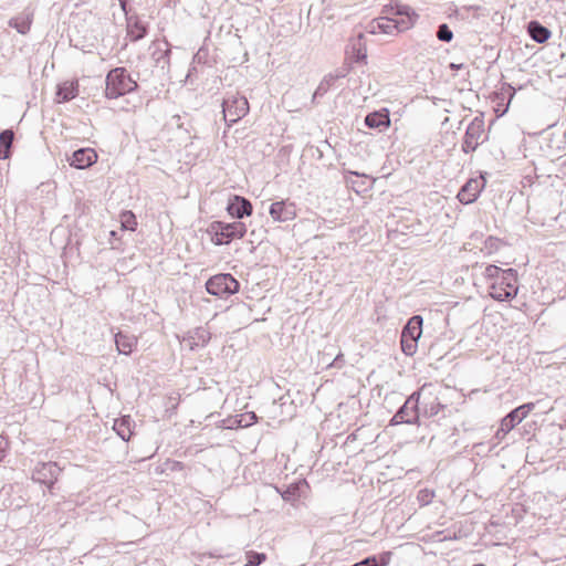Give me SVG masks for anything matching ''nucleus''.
<instances>
[{"label": "nucleus", "mask_w": 566, "mask_h": 566, "mask_svg": "<svg viewBox=\"0 0 566 566\" xmlns=\"http://www.w3.org/2000/svg\"><path fill=\"white\" fill-rule=\"evenodd\" d=\"M97 161V154L93 148L75 150L69 158L70 166L76 169H86Z\"/></svg>", "instance_id": "9b49d317"}, {"label": "nucleus", "mask_w": 566, "mask_h": 566, "mask_svg": "<svg viewBox=\"0 0 566 566\" xmlns=\"http://www.w3.org/2000/svg\"><path fill=\"white\" fill-rule=\"evenodd\" d=\"M437 38L442 42H450L453 39V32L447 23H442L438 27Z\"/></svg>", "instance_id": "c85d7f7f"}, {"label": "nucleus", "mask_w": 566, "mask_h": 566, "mask_svg": "<svg viewBox=\"0 0 566 566\" xmlns=\"http://www.w3.org/2000/svg\"><path fill=\"white\" fill-rule=\"evenodd\" d=\"M227 210L230 216L237 219H242L252 213L251 202L241 196H234L233 199L228 203Z\"/></svg>", "instance_id": "ddd939ff"}, {"label": "nucleus", "mask_w": 566, "mask_h": 566, "mask_svg": "<svg viewBox=\"0 0 566 566\" xmlns=\"http://www.w3.org/2000/svg\"><path fill=\"white\" fill-rule=\"evenodd\" d=\"M522 186L525 189L527 186H531V178L528 176L524 177V180L522 181Z\"/></svg>", "instance_id": "ea45409f"}, {"label": "nucleus", "mask_w": 566, "mask_h": 566, "mask_svg": "<svg viewBox=\"0 0 566 566\" xmlns=\"http://www.w3.org/2000/svg\"><path fill=\"white\" fill-rule=\"evenodd\" d=\"M400 423H406V421H405L403 417L399 413V411H397L395 413V416L391 418L390 424L396 426V424H400Z\"/></svg>", "instance_id": "4c0bfd02"}, {"label": "nucleus", "mask_w": 566, "mask_h": 566, "mask_svg": "<svg viewBox=\"0 0 566 566\" xmlns=\"http://www.w3.org/2000/svg\"><path fill=\"white\" fill-rule=\"evenodd\" d=\"M353 566H380L376 557H367L364 560L354 564Z\"/></svg>", "instance_id": "e433bc0d"}, {"label": "nucleus", "mask_w": 566, "mask_h": 566, "mask_svg": "<svg viewBox=\"0 0 566 566\" xmlns=\"http://www.w3.org/2000/svg\"><path fill=\"white\" fill-rule=\"evenodd\" d=\"M256 420H258V417L254 412H245V413L239 416V419L237 420V422L240 427H249V426L255 423Z\"/></svg>", "instance_id": "7c9ffc66"}, {"label": "nucleus", "mask_w": 566, "mask_h": 566, "mask_svg": "<svg viewBox=\"0 0 566 566\" xmlns=\"http://www.w3.org/2000/svg\"><path fill=\"white\" fill-rule=\"evenodd\" d=\"M269 213L274 221L286 222L296 217V207L289 200L275 201L270 206Z\"/></svg>", "instance_id": "9d476101"}, {"label": "nucleus", "mask_w": 566, "mask_h": 566, "mask_svg": "<svg viewBox=\"0 0 566 566\" xmlns=\"http://www.w3.org/2000/svg\"><path fill=\"white\" fill-rule=\"evenodd\" d=\"M298 488L295 484L290 485L283 493L282 497L284 501H293L297 496Z\"/></svg>", "instance_id": "473e14b6"}, {"label": "nucleus", "mask_w": 566, "mask_h": 566, "mask_svg": "<svg viewBox=\"0 0 566 566\" xmlns=\"http://www.w3.org/2000/svg\"><path fill=\"white\" fill-rule=\"evenodd\" d=\"M13 139L14 133L11 129H4L0 133V159L9 158Z\"/></svg>", "instance_id": "4be33fe9"}, {"label": "nucleus", "mask_w": 566, "mask_h": 566, "mask_svg": "<svg viewBox=\"0 0 566 566\" xmlns=\"http://www.w3.org/2000/svg\"><path fill=\"white\" fill-rule=\"evenodd\" d=\"M249 112V103L244 96L230 94L222 102L223 119L228 127L243 118Z\"/></svg>", "instance_id": "423d86ee"}, {"label": "nucleus", "mask_w": 566, "mask_h": 566, "mask_svg": "<svg viewBox=\"0 0 566 566\" xmlns=\"http://www.w3.org/2000/svg\"><path fill=\"white\" fill-rule=\"evenodd\" d=\"M32 21L33 11L27 8L18 15L11 18L9 20V25L15 29L20 34L25 35L31 29Z\"/></svg>", "instance_id": "2eb2a0df"}, {"label": "nucleus", "mask_w": 566, "mask_h": 566, "mask_svg": "<svg viewBox=\"0 0 566 566\" xmlns=\"http://www.w3.org/2000/svg\"><path fill=\"white\" fill-rule=\"evenodd\" d=\"M515 270L507 269L505 274L489 284V293L496 301H506L517 294Z\"/></svg>", "instance_id": "20e7f679"}, {"label": "nucleus", "mask_w": 566, "mask_h": 566, "mask_svg": "<svg viewBox=\"0 0 566 566\" xmlns=\"http://www.w3.org/2000/svg\"><path fill=\"white\" fill-rule=\"evenodd\" d=\"M526 139L525 136H522L521 144L518 146V154L516 155V159L518 158H526Z\"/></svg>", "instance_id": "c9c22d12"}, {"label": "nucleus", "mask_w": 566, "mask_h": 566, "mask_svg": "<svg viewBox=\"0 0 566 566\" xmlns=\"http://www.w3.org/2000/svg\"><path fill=\"white\" fill-rule=\"evenodd\" d=\"M60 473L61 468L55 462H42L35 467L32 479L52 489Z\"/></svg>", "instance_id": "6e6552de"}, {"label": "nucleus", "mask_w": 566, "mask_h": 566, "mask_svg": "<svg viewBox=\"0 0 566 566\" xmlns=\"http://www.w3.org/2000/svg\"><path fill=\"white\" fill-rule=\"evenodd\" d=\"M526 32L531 35V22H527L525 25H524Z\"/></svg>", "instance_id": "c03bdc74"}, {"label": "nucleus", "mask_w": 566, "mask_h": 566, "mask_svg": "<svg viewBox=\"0 0 566 566\" xmlns=\"http://www.w3.org/2000/svg\"><path fill=\"white\" fill-rule=\"evenodd\" d=\"M118 1H119V4H120L123 11L126 13L127 12V8L126 7H127V1L128 0H118Z\"/></svg>", "instance_id": "a19ab883"}, {"label": "nucleus", "mask_w": 566, "mask_h": 566, "mask_svg": "<svg viewBox=\"0 0 566 566\" xmlns=\"http://www.w3.org/2000/svg\"><path fill=\"white\" fill-rule=\"evenodd\" d=\"M400 423H406V421H405L403 417L399 413V411H397L395 413V416L391 418L390 424L396 426V424H400Z\"/></svg>", "instance_id": "58836bf2"}, {"label": "nucleus", "mask_w": 566, "mask_h": 566, "mask_svg": "<svg viewBox=\"0 0 566 566\" xmlns=\"http://www.w3.org/2000/svg\"><path fill=\"white\" fill-rule=\"evenodd\" d=\"M240 283L230 273H219L206 282V290L209 294L228 298L239 292Z\"/></svg>", "instance_id": "39448f33"}, {"label": "nucleus", "mask_w": 566, "mask_h": 566, "mask_svg": "<svg viewBox=\"0 0 566 566\" xmlns=\"http://www.w3.org/2000/svg\"><path fill=\"white\" fill-rule=\"evenodd\" d=\"M484 135V122L480 117H475L468 125L463 143L462 150L465 154L474 151L480 143H482V136Z\"/></svg>", "instance_id": "0eeeda50"}, {"label": "nucleus", "mask_w": 566, "mask_h": 566, "mask_svg": "<svg viewBox=\"0 0 566 566\" xmlns=\"http://www.w3.org/2000/svg\"><path fill=\"white\" fill-rule=\"evenodd\" d=\"M210 333L203 327H198L193 331L190 336L191 342L189 343L190 349H195L198 346H205L210 340Z\"/></svg>", "instance_id": "b1692460"}, {"label": "nucleus", "mask_w": 566, "mask_h": 566, "mask_svg": "<svg viewBox=\"0 0 566 566\" xmlns=\"http://www.w3.org/2000/svg\"><path fill=\"white\" fill-rule=\"evenodd\" d=\"M419 398L420 392H413L405 403L398 409L399 413L403 417L406 423H418L419 420Z\"/></svg>", "instance_id": "f8f14e48"}, {"label": "nucleus", "mask_w": 566, "mask_h": 566, "mask_svg": "<svg viewBox=\"0 0 566 566\" xmlns=\"http://www.w3.org/2000/svg\"><path fill=\"white\" fill-rule=\"evenodd\" d=\"M265 560V554L250 552L248 554V562L244 566H259Z\"/></svg>", "instance_id": "2f4dec72"}, {"label": "nucleus", "mask_w": 566, "mask_h": 566, "mask_svg": "<svg viewBox=\"0 0 566 566\" xmlns=\"http://www.w3.org/2000/svg\"><path fill=\"white\" fill-rule=\"evenodd\" d=\"M531 410V402L524 403L521 407L512 410L509 415H506L502 421H501V430L502 431H510L512 430L516 424H518L527 415V412Z\"/></svg>", "instance_id": "4468645a"}, {"label": "nucleus", "mask_w": 566, "mask_h": 566, "mask_svg": "<svg viewBox=\"0 0 566 566\" xmlns=\"http://www.w3.org/2000/svg\"><path fill=\"white\" fill-rule=\"evenodd\" d=\"M115 344L120 354L128 355L133 350L136 339L119 332L115 335Z\"/></svg>", "instance_id": "5701e85b"}, {"label": "nucleus", "mask_w": 566, "mask_h": 566, "mask_svg": "<svg viewBox=\"0 0 566 566\" xmlns=\"http://www.w3.org/2000/svg\"><path fill=\"white\" fill-rule=\"evenodd\" d=\"M105 83V96L107 98H118L137 88L136 81L130 77L125 67H115L111 70L106 75Z\"/></svg>", "instance_id": "f257e3e1"}, {"label": "nucleus", "mask_w": 566, "mask_h": 566, "mask_svg": "<svg viewBox=\"0 0 566 566\" xmlns=\"http://www.w3.org/2000/svg\"><path fill=\"white\" fill-rule=\"evenodd\" d=\"M384 15H389L394 19L397 17L405 18V20L412 19V17H417L416 13L410 9V7L405 4H395V6H386L382 9Z\"/></svg>", "instance_id": "aec40b11"}, {"label": "nucleus", "mask_w": 566, "mask_h": 566, "mask_svg": "<svg viewBox=\"0 0 566 566\" xmlns=\"http://www.w3.org/2000/svg\"><path fill=\"white\" fill-rule=\"evenodd\" d=\"M552 35V32L539 22L533 20V41L537 43L546 42Z\"/></svg>", "instance_id": "a878e982"}, {"label": "nucleus", "mask_w": 566, "mask_h": 566, "mask_svg": "<svg viewBox=\"0 0 566 566\" xmlns=\"http://www.w3.org/2000/svg\"><path fill=\"white\" fill-rule=\"evenodd\" d=\"M412 25V19L405 20V18L397 20L389 15H381L371 20L366 31L370 34H387L396 35L401 31L408 30Z\"/></svg>", "instance_id": "7ed1b4c3"}, {"label": "nucleus", "mask_w": 566, "mask_h": 566, "mask_svg": "<svg viewBox=\"0 0 566 566\" xmlns=\"http://www.w3.org/2000/svg\"><path fill=\"white\" fill-rule=\"evenodd\" d=\"M147 33L146 27L138 20L135 22H128L127 35L132 41H139L145 38Z\"/></svg>", "instance_id": "393cba45"}, {"label": "nucleus", "mask_w": 566, "mask_h": 566, "mask_svg": "<svg viewBox=\"0 0 566 566\" xmlns=\"http://www.w3.org/2000/svg\"><path fill=\"white\" fill-rule=\"evenodd\" d=\"M78 94L77 81H65L57 86L56 101L59 103L69 102L75 98Z\"/></svg>", "instance_id": "dca6fc26"}, {"label": "nucleus", "mask_w": 566, "mask_h": 566, "mask_svg": "<svg viewBox=\"0 0 566 566\" xmlns=\"http://www.w3.org/2000/svg\"><path fill=\"white\" fill-rule=\"evenodd\" d=\"M422 323L423 319L420 315L412 316L402 328L401 335L418 340L422 335Z\"/></svg>", "instance_id": "a211bd4d"}, {"label": "nucleus", "mask_w": 566, "mask_h": 566, "mask_svg": "<svg viewBox=\"0 0 566 566\" xmlns=\"http://www.w3.org/2000/svg\"><path fill=\"white\" fill-rule=\"evenodd\" d=\"M462 67H463V64H455V63L450 64L451 70H461Z\"/></svg>", "instance_id": "79ce46f5"}, {"label": "nucleus", "mask_w": 566, "mask_h": 566, "mask_svg": "<svg viewBox=\"0 0 566 566\" xmlns=\"http://www.w3.org/2000/svg\"><path fill=\"white\" fill-rule=\"evenodd\" d=\"M485 186L484 178H471L460 189L458 199L463 205L474 202Z\"/></svg>", "instance_id": "1a4fd4ad"}, {"label": "nucleus", "mask_w": 566, "mask_h": 566, "mask_svg": "<svg viewBox=\"0 0 566 566\" xmlns=\"http://www.w3.org/2000/svg\"><path fill=\"white\" fill-rule=\"evenodd\" d=\"M506 273V270H502L501 268L490 264L485 266L483 275L489 281V284L496 279H500L503 274Z\"/></svg>", "instance_id": "bb28decb"}, {"label": "nucleus", "mask_w": 566, "mask_h": 566, "mask_svg": "<svg viewBox=\"0 0 566 566\" xmlns=\"http://www.w3.org/2000/svg\"><path fill=\"white\" fill-rule=\"evenodd\" d=\"M134 420L129 416H124L114 421L113 429L122 438L123 441H129L133 436Z\"/></svg>", "instance_id": "f3484780"}, {"label": "nucleus", "mask_w": 566, "mask_h": 566, "mask_svg": "<svg viewBox=\"0 0 566 566\" xmlns=\"http://www.w3.org/2000/svg\"><path fill=\"white\" fill-rule=\"evenodd\" d=\"M440 408H441V405H440V403L437 401V399H436L434 401H432V402L430 403V406H429V407H426V409H424V413H426V416H428V417H433V416L438 415V412H439Z\"/></svg>", "instance_id": "72a5a7b5"}, {"label": "nucleus", "mask_w": 566, "mask_h": 566, "mask_svg": "<svg viewBox=\"0 0 566 566\" xmlns=\"http://www.w3.org/2000/svg\"><path fill=\"white\" fill-rule=\"evenodd\" d=\"M489 241L491 243V247H493V244H495L497 242V240H495L493 238H489Z\"/></svg>", "instance_id": "a18cd8bd"}, {"label": "nucleus", "mask_w": 566, "mask_h": 566, "mask_svg": "<svg viewBox=\"0 0 566 566\" xmlns=\"http://www.w3.org/2000/svg\"><path fill=\"white\" fill-rule=\"evenodd\" d=\"M120 221L124 229L134 230L137 224L135 214L132 211H125L120 216Z\"/></svg>", "instance_id": "c756f323"}, {"label": "nucleus", "mask_w": 566, "mask_h": 566, "mask_svg": "<svg viewBox=\"0 0 566 566\" xmlns=\"http://www.w3.org/2000/svg\"><path fill=\"white\" fill-rule=\"evenodd\" d=\"M360 59H366V52H361V50L359 49V50H358V56H357V60H360Z\"/></svg>", "instance_id": "37998d69"}, {"label": "nucleus", "mask_w": 566, "mask_h": 566, "mask_svg": "<svg viewBox=\"0 0 566 566\" xmlns=\"http://www.w3.org/2000/svg\"><path fill=\"white\" fill-rule=\"evenodd\" d=\"M343 76H344V74H327V75H325L324 78L318 84L317 88L315 90L313 97H312V102L315 103L318 97L324 96L327 93V91L329 90V87L334 84V82L337 78L343 77Z\"/></svg>", "instance_id": "412c9836"}, {"label": "nucleus", "mask_w": 566, "mask_h": 566, "mask_svg": "<svg viewBox=\"0 0 566 566\" xmlns=\"http://www.w3.org/2000/svg\"><path fill=\"white\" fill-rule=\"evenodd\" d=\"M211 241L217 245L229 244L234 239H241L247 233V226L241 221L226 223L214 221L208 228Z\"/></svg>", "instance_id": "f03ea898"}, {"label": "nucleus", "mask_w": 566, "mask_h": 566, "mask_svg": "<svg viewBox=\"0 0 566 566\" xmlns=\"http://www.w3.org/2000/svg\"><path fill=\"white\" fill-rule=\"evenodd\" d=\"M9 448V441L7 437L0 434V462L4 459Z\"/></svg>", "instance_id": "f704fd0d"}, {"label": "nucleus", "mask_w": 566, "mask_h": 566, "mask_svg": "<svg viewBox=\"0 0 566 566\" xmlns=\"http://www.w3.org/2000/svg\"><path fill=\"white\" fill-rule=\"evenodd\" d=\"M365 124L369 128H387L390 125V118L388 113L373 112L365 117Z\"/></svg>", "instance_id": "6ab92c4d"}, {"label": "nucleus", "mask_w": 566, "mask_h": 566, "mask_svg": "<svg viewBox=\"0 0 566 566\" xmlns=\"http://www.w3.org/2000/svg\"><path fill=\"white\" fill-rule=\"evenodd\" d=\"M400 343H401V349L406 355L412 356L416 353L417 344H418L417 339L411 338V337L407 338L401 335Z\"/></svg>", "instance_id": "cd10ccee"}]
</instances>
